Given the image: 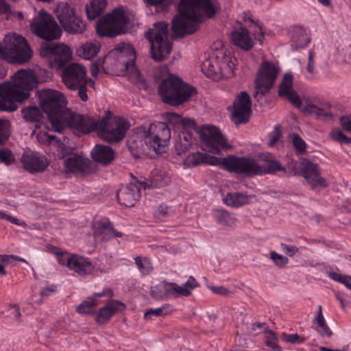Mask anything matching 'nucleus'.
<instances>
[{"mask_svg": "<svg viewBox=\"0 0 351 351\" xmlns=\"http://www.w3.org/2000/svg\"><path fill=\"white\" fill-rule=\"evenodd\" d=\"M44 110L48 113V118L53 130L61 132L66 128H71L74 132L80 136L90 132H98L99 127L101 125V120H96L93 117L73 114L66 108V100L60 92L49 94L48 98L43 101Z\"/></svg>", "mask_w": 351, "mask_h": 351, "instance_id": "nucleus-1", "label": "nucleus"}, {"mask_svg": "<svg viewBox=\"0 0 351 351\" xmlns=\"http://www.w3.org/2000/svg\"><path fill=\"white\" fill-rule=\"evenodd\" d=\"M215 2L211 0H181L180 15L172 19L171 30L176 36L182 37L195 32L205 15L212 17L216 12Z\"/></svg>", "mask_w": 351, "mask_h": 351, "instance_id": "nucleus-2", "label": "nucleus"}, {"mask_svg": "<svg viewBox=\"0 0 351 351\" xmlns=\"http://www.w3.org/2000/svg\"><path fill=\"white\" fill-rule=\"evenodd\" d=\"M261 159L263 162L261 165L252 158L232 155L224 159V165L228 171L250 178L256 175L274 174L277 171L286 170L271 154H263Z\"/></svg>", "mask_w": 351, "mask_h": 351, "instance_id": "nucleus-3", "label": "nucleus"}, {"mask_svg": "<svg viewBox=\"0 0 351 351\" xmlns=\"http://www.w3.org/2000/svg\"><path fill=\"white\" fill-rule=\"evenodd\" d=\"M0 53L11 63L23 64L32 56V51L27 40L16 33L5 35L0 43Z\"/></svg>", "mask_w": 351, "mask_h": 351, "instance_id": "nucleus-4", "label": "nucleus"}, {"mask_svg": "<svg viewBox=\"0 0 351 351\" xmlns=\"http://www.w3.org/2000/svg\"><path fill=\"white\" fill-rule=\"evenodd\" d=\"M145 37L151 45V55L156 61L166 58L171 51V43L168 38V23L156 22L153 27L145 32Z\"/></svg>", "mask_w": 351, "mask_h": 351, "instance_id": "nucleus-5", "label": "nucleus"}, {"mask_svg": "<svg viewBox=\"0 0 351 351\" xmlns=\"http://www.w3.org/2000/svg\"><path fill=\"white\" fill-rule=\"evenodd\" d=\"M109 55L117 58V66L121 71L130 73V77L135 84L145 85L144 77L135 67L136 52L130 43H120L117 44Z\"/></svg>", "mask_w": 351, "mask_h": 351, "instance_id": "nucleus-6", "label": "nucleus"}, {"mask_svg": "<svg viewBox=\"0 0 351 351\" xmlns=\"http://www.w3.org/2000/svg\"><path fill=\"white\" fill-rule=\"evenodd\" d=\"M51 76L44 69L34 71L21 70L12 76V82L0 83V88H36L40 84L49 81Z\"/></svg>", "mask_w": 351, "mask_h": 351, "instance_id": "nucleus-7", "label": "nucleus"}, {"mask_svg": "<svg viewBox=\"0 0 351 351\" xmlns=\"http://www.w3.org/2000/svg\"><path fill=\"white\" fill-rule=\"evenodd\" d=\"M145 143L156 153L165 152L171 138L169 126L164 122L151 123L148 130L143 132Z\"/></svg>", "mask_w": 351, "mask_h": 351, "instance_id": "nucleus-8", "label": "nucleus"}, {"mask_svg": "<svg viewBox=\"0 0 351 351\" xmlns=\"http://www.w3.org/2000/svg\"><path fill=\"white\" fill-rule=\"evenodd\" d=\"M31 29L38 36L46 40L58 39L61 36V29L53 16L41 10L31 23Z\"/></svg>", "mask_w": 351, "mask_h": 351, "instance_id": "nucleus-9", "label": "nucleus"}, {"mask_svg": "<svg viewBox=\"0 0 351 351\" xmlns=\"http://www.w3.org/2000/svg\"><path fill=\"white\" fill-rule=\"evenodd\" d=\"M202 149L214 154L230 147L219 129L213 125L202 127L199 131Z\"/></svg>", "mask_w": 351, "mask_h": 351, "instance_id": "nucleus-10", "label": "nucleus"}, {"mask_svg": "<svg viewBox=\"0 0 351 351\" xmlns=\"http://www.w3.org/2000/svg\"><path fill=\"white\" fill-rule=\"evenodd\" d=\"M100 123L101 125L98 132L106 141L110 143L121 141L130 128L129 122L120 117H114L111 119L104 118Z\"/></svg>", "mask_w": 351, "mask_h": 351, "instance_id": "nucleus-11", "label": "nucleus"}, {"mask_svg": "<svg viewBox=\"0 0 351 351\" xmlns=\"http://www.w3.org/2000/svg\"><path fill=\"white\" fill-rule=\"evenodd\" d=\"M278 95L286 97L295 108L300 111L307 114H314L318 119H328L332 117V114L328 110L319 108L308 100H306L304 104L295 89H278Z\"/></svg>", "mask_w": 351, "mask_h": 351, "instance_id": "nucleus-12", "label": "nucleus"}, {"mask_svg": "<svg viewBox=\"0 0 351 351\" xmlns=\"http://www.w3.org/2000/svg\"><path fill=\"white\" fill-rule=\"evenodd\" d=\"M62 80L68 88L94 87L95 82L86 77V68L80 64L72 63L66 66L62 74Z\"/></svg>", "mask_w": 351, "mask_h": 351, "instance_id": "nucleus-13", "label": "nucleus"}, {"mask_svg": "<svg viewBox=\"0 0 351 351\" xmlns=\"http://www.w3.org/2000/svg\"><path fill=\"white\" fill-rule=\"evenodd\" d=\"M127 22L124 11L122 9H115L101 19L98 26L103 30L104 36L114 37L124 32Z\"/></svg>", "mask_w": 351, "mask_h": 351, "instance_id": "nucleus-14", "label": "nucleus"}, {"mask_svg": "<svg viewBox=\"0 0 351 351\" xmlns=\"http://www.w3.org/2000/svg\"><path fill=\"white\" fill-rule=\"evenodd\" d=\"M40 55H50V66L59 69L71 60V51L64 44L44 43L41 45Z\"/></svg>", "mask_w": 351, "mask_h": 351, "instance_id": "nucleus-15", "label": "nucleus"}, {"mask_svg": "<svg viewBox=\"0 0 351 351\" xmlns=\"http://www.w3.org/2000/svg\"><path fill=\"white\" fill-rule=\"evenodd\" d=\"M31 89H0V111L13 112L29 99Z\"/></svg>", "mask_w": 351, "mask_h": 351, "instance_id": "nucleus-16", "label": "nucleus"}, {"mask_svg": "<svg viewBox=\"0 0 351 351\" xmlns=\"http://www.w3.org/2000/svg\"><path fill=\"white\" fill-rule=\"evenodd\" d=\"M252 102L250 95L242 91L235 98L231 111V121L236 125L249 122L252 114Z\"/></svg>", "mask_w": 351, "mask_h": 351, "instance_id": "nucleus-17", "label": "nucleus"}, {"mask_svg": "<svg viewBox=\"0 0 351 351\" xmlns=\"http://www.w3.org/2000/svg\"><path fill=\"white\" fill-rule=\"evenodd\" d=\"M280 68L278 64L264 61L260 65L254 80L255 88H274Z\"/></svg>", "mask_w": 351, "mask_h": 351, "instance_id": "nucleus-18", "label": "nucleus"}, {"mask_svg": "<svg viewBox=\"0 0 351 351\" xmlns=\"http://www.w3.org/2000/svg\"><path fill=\"white\" fill-rule=\"evenodd\" d=\"M178 121L180 122L182 131L178 135V139L175 143V149L178 155L185 152L195 142L192 130H195L196 124L195 121L189 118H182L177 117Z\"/></svg>", "mask_w": 351, "mask_h": 351, "instance_id": "nucleus-19", "label": "nucleus"}, {"mask_svg": "<svg viewBox=\"0 0 351 351\" xmlns=\"http://www.w3.org/2000/svg\"><path fill=\"white\" fill-rule=\"evenodd\" d=\"M153 78L158 88H194L185 83L180 77L169 73L167 66L156 67L152 73Z\"/></svg>", "mask_w": 351, "mask_h": 351, "instance_id": "nucleus-20", "label": "nucleus"}, {"mask_svg": "<svg viewBox=\"0 0 351 351\" xmlns=\"http://www.w3.org/2000/svg\"><path fill=\"white\" fill-rule=\"evenodd\" d=\"M57 92L58 91L56 89H40V90H38L36 94L38 96L41 108L36 106H28L23 108L21 112L23 118L25 121L30 123H38L44 118V113L47 114L48 116L47 112L44 110L43 106V101L47 99L49 94Z\"/></svg>", "mask_w": 351, "mask_h": 351, "instance_id": "nucleus-21", "label": "nucleus"}, {"mask_svg": "<svg viewBox=\"0 0 351 351\" xmlns=\"http://www.w3.org/2000/svg\"><path fill=\"white\" fill-rule=\"evenodd\" d=\"M93 237L97 242L102 243L114 238L123 237L124 234L115 230L108 218H102L95 221L93 226Z\"/></svg>", "mask_w": 351, "mask_h": 351, "instance_id": "nucleus-22", "label": "nucleus"}, {"mask_svg": "<svg viewBox=\"0 0 351 351\" xmlns=\"http://www.w3.org/2000/svg\"><path fill=\"white\" fill-rule=\"evenodd\" d=\"M197 93V89H158L162 101L173 106L182 104Z\"/></svg>", "mask_w": 351, "mask_h": 351, "instance_id": "nucleus-23", "label": "nucleus"}, {"mask_svg": "<svg viewBox=\"0 0 351 351\" xmlns=\"http://www.w3.org/2000/svg\"><path fill=\"white\" fill-rule=\"evenodd\" d=\"M20 160L23 169L30 173L43 172L49 165L43 156L31 150L24 151Z\"/></svg>", "mask_w": 351, "mask_h": 351, "instance_id": "nucleus-24", "label": "nucleus"}, {"mask_svg": "<svg viewBox=\"0 0 351 351\" xmlns=\"http://www.w3.org/2000/svg\"><path fill=\"white\" fill-rule=\"evenodd\" d=\"M303 177L312 189L325 188L327 186L326 180L321 176L318 165L309 160L302 164Z\"/></svg>", "mask_w": 351, "mask_h": 351, "instance_id": "nucleus-25", "label": "nucleus"}, {"mask_svg": "<svg viewBox=\"0 0 351 351\" xmlns=\"http://www.w3.org/2000/svg\"><path fill=\"white\" fill-rule=\"evenodd\" d=\"M215 45L216 52L221 53L223 56L221 59L218 58L219 67L221 70L222 78H229L234 75L237 60L233 56L232 51L224 47L221 42L215 43Z\"/></svg>", "mask_w": 351, "mask_h": 351, "instance_id": "nucleus-26", "label": "nucleus"}, {"mask_svg": "<svg viewBox=\"0 0 351 351\" xmlns=\"http://www.w3.org/2000/svg\"><path fill=\"white\" fill-rule=\"evenodd\" d=\"M199 286L198 282L193 276H190L187 281L179 286L176 282L165 281V292L167 299L169 298H177L180 296H189L192 291Z\"/></svg>", "mask_w": 351, "mask_h": 351, "instance_id": "nucleus-27", "label": "nucleus"}, {"mask_svg": "<svg viewBox=\"0 0 351 351\" xmlns=\"http://www.w3.org/2000/svg\"><path fill=\"white\" fill-rule=\"evenodd\" d=\"M222 53L216 52V49L213 50L202 64V72L210 79L218 81L222 79L221 70L219 67V62L218 58H222Z\"/></svg>", "mask_w": 351, "mask_h": 351, "instance_id": "nucleus-28", "label": "nucleus"}, {"mask_svg": "<svg viewBox=\"0 0 351 351\" xmlns=\"http://www.w3.org/2000/svg\"><path fill=\"white\" fill-rule=\"evenodd\" d=\"M224 159H227V158H217L205 153L197 152L189 154L185 159V164L188 167H195L202 164H208L210 165H222L226 169Z\"/></svg>", "mask_w": 351, "mask_h": 351, "instance_id": "nucleus-29", "label": "nucleus"}, {"mask_svg": "<svg viewBox=\"0 0 351 351\" xmlns=\"http://www.w3.org/2000/svg\"><path fill=\"white\" fill-rule=\"evenodd\" d=\"M119 203L126 207H132L135 205L140 197V189L134 184H130L121 188L117 193Z\"/></svg>", "mask_w": 351, "mask_h": 351, "instance_id": "nucleus-30", "label": "nucleus"}, {"mask_svg": "<svg viewBox=\"0 0 351 351\" xmlns=\"http://www.w3.org/2000/svg\"><path fill=\"white\" fill-rule=\"evenodd\" d=\"M125 309V305L123 302L118 300H112L99 310L95 320L99 324H105L109 322L114 315Z\"/></svg>", "mask_w": 351, "mask_h": 351, "instance_id": "nucleus-31", "label": "nucleus"}, {"mask_svg": "<svg viewBox=\"0 0 351 351\" xmlns=\"http://www.w3.org/2000/svg\"><path fill=\"white\" fill-rule=\"evenodd\" d=\"M170 182V178L165 171L154 169L149 177L148 182H141L139 185L143 189L147 188H161L167 186Z\"/></svg>", "mask_w": 351, "mask_h": 351, "instance_id": "nucleus-32", "label": "nucleus"}, {"mask_svg": "<svg viewBox=\"0 0 351 351\" xmlns=\"http://www.w3.org/2000/svg\"><path fill=\"white\" fill-rule=\"evenodd\" d=\"M91 156L93 160L107 165L113 161L114 151L108 145H96L91 151Z\"/></svg>", "mask_w": 351, "mask_h": 351, "instance_id": "nucleus-33", "label": "nucleus"}, {"mask_svg": "<svg viewBox=\"0 0 351 351\" xmlns=\"http://www.w3.org/2000/svg\"><path fill=\"white\" fill-rule=\"evenodd\" d=\"M64 163L65 168L71 172L87 173L90 169V160L80 155L68 157Z\"/></svg>", "mask_w": 351, "mask_h": 351, "instance_id": "nucleus-34", "label": "nucleus"}, {"mask_svg": "<svg viewBox=\"0 0 351 351\" xmlns=\"http://www.w3.org/2000/svg\"><path fill=\"white\" fill-rule=\"evenodd\" d=\"M68 267L81 276L90 274L94 269L88 258L77 254H72Z\"/></svg>", "mask_w": 351, "mask_h": 351, "instance_id": "nucleus-35", "label": "nucleus"}, {"mask_svg": "<svg viewBox=\"0 0 351 351\" xmlns=\"http://www.w3.org/2000/svg\"><path fill=\"white\" fill-rule=\"evenodd\" d=\"M231 39L235 45L245 51L251 49L254 46V41L250 38L248 30L243 27L233 32Z\"/></svg>", "mask_w": 351, "mask_h": 351, "instance_id": "nucleus-36", "label": "nucleus"}, {"mask_svg": "<svg viewBox=\"0 0 351 351\" xmlns=\"http://www.w3.org/2000/svg\"><path fill=\"white\" fill-rule=\"evenodd\" d=\"M55 14L62 27L75 15L74 8L64 2L60 3L58 5L55 10Z\"/></svg>", "mask_w": 351, "mask_h": 351, "instance_id": "nucleus-37", "label": "nucleus"}, {"mask_svg": "<svg viewBox=\"0 0 351 351\" xmlns=\"http://www.w3.org/2000/svg\"><path fill=\"white\" fill-rule=\"evenodd\" d=\"M101 47L99 43L97 41H88L82 44L77 49V55L86 60H90L99 52Z\"/></svg>", "mask_w": 351, "mask_h": 351, "instance_id": "nucleus-38", "label": "nucleus"}, {"mask_svg": "<svg viewBox=\"0 0 351 351\" xmlns=\"http://www.w3.org/2000/svg\"><path fill=\"white\" fill-rule=\"evenodd\" d=\"M292 40L295 49L304 48L310 42L306 30L301 26H295L292 33ZM293 46V45H292Z\"/></svg>", "mask_w": 351, "mask_h": 351, "instance_id": "nucleus-39", "label": "nucleus"}, {"mask_svg": "<svg viewBox=\"0 0 351 351\" xmlns=\"http://www.w3.org/2000/svg\"><path fill=\"white\" fill-rule=\"evenodd\" d=\"M64 30L71 34H77L83 33L86 27V23L80 16H74L68 23L63 27Z\"/></svg>", "mask_w": 351, "mask_h": 351, "instance_id": "nucleus-40", "label": "nucleus"}, {"mask_svg": "<svg viewBox=\"0 0 351 351\" xmlns=\"http://www.w3.org/2000/svg\"><path fill=\"white\" fill-rule=\"evenodd\" d=\"M223 202L230 206L239 207L247 204L249 197L244 193H228L223 198Z\"/></svg>", "mask_w": 351, "mask_h": 351, "instance_id": "nucleus-41", "label": "nucleus"}, {"mask_svg": "<svg viewBox=\"0 0 351 351\" xmlns=\"http://www.w3.org/2000/svg\"><path fill=\"white\" fill-rule=\"evenodd\" d=\"M107 3V0H91L90 5L86 7L88 19H95L106 9Z\"/></svg>", "mask_w": 351, "mask_h": 351, "instance_id": "nucleus-42", "label": "nucleus"}, {"mask_svg": "<svg viewBox=\"0 0 351 351\" xmlns=\"http://www.w3.org/2000/svg\"><path fill=\"white\" fill-rule=\"evenodd\" d=\"M106 291L97 293L94 295L88 298L86 300L83 301L76 308V311L80 314H88L91 312L93 307L97 304V299L103 297L105 295Z\"/></svg>", "mask_w": 351, "mask_h": 351, "instance_id": "nucleus-43", "label": "nucleus"}, {"mask_svg": "<svg viewBox=\"0 0 351 351\" xmlns=\"http://www.w3.org/2000/svg\"><path fill=\"white\" fill-rule=\"evenodd\" d=\"M213 216L217 223L222 226H232L235 223L236 219L233 215L224 210H217Z\"/></svg>", "mask_w": 351, "mask_h": 351, "instance_id": "nucleus-44", "label": "nucleus"}, {"mask_svg": "<svg viewBox=\"0 0 351 351\" xmlns=\"http://www.w3.org/2000/svg\"><path fill=\"white\" fill-rule=\"evenodd\" d=\"M14 261H20L27 263L23 258L16 255H0V275L6 276L7 271L5 268L8 265H12Z\"/></svg>", "mask_w": 351, "mask_h": 351, "instance_id": "nucleus-45", "label": "nucleus"}, {"mask_svg": "<svg viewBox=\"0 0 351 351\" xmlns=\"http://www.w3.org/2000/svg\"><path fill=\"white\" fill-rule=\"evenodd\" d=\"M265 343L274 351H282L281 347L278 343V337L271 330L265 328L264 330Z\"/></svg>", "mask_w": 351, "mask_h": 351, "instance_id": "nucleus-46", "label": "nucleus"}, {"mask_svg": "<svg viewBox=\"0 0 351 351\" xmlns=\"http://www.w3.org/2000/svg\"><path fill=\"white\" fill-rule=\"evenodd\" d=\"M315 322L317 324L315 329L321 336L330 337L332 335V332L326 324L323 314L317 315Z\"/></svg>", "mask_w": 351, "mask_h": 351, "instance_id": "nucleus-47", "label": "nucleus"}, {"mask_svg": "<svg viewBox=\"0 0 351 351\" xmlns=\"http://www.w3.org/2000/svg\"><path fill=\"white\" fill-rule=\"evenodd\" d=\"M328 276L339 283L344 285L348 289L351 290V276L341 274L335 271H330Z\"/></svg>", "mask_w": 351, "mask_h": 351, "instance_id": "nucleus-48", "label": "nucleus"}, {"mask_svg": "<svg viewBox=\"0 0 351 351\" xmlns=\"http://www.w3.org/2000/svg\"><path fill=\"white\" fill-rule=\"evenodd\" d=\"M135 263L138 270L144 275L149 274L152 269L150 261L147 258H142L136 256L135 258Z\"/></svg>", "mask_w": 351, "mask_h": 351, "instance_id": "nucleus-49", "label": "nucleus"}, {"mask_svg": "<svg viewBox=\"0 0 351 351\" xmlns=\"http://www.w3.org/2000/svg\"><path fill=\"white\" fill-rule=\"evenodd\" d=\"M165 281H162L159 284L154 286L151 289V295L157 300H166L167 295L165 292Z\"/></svg>", "mask_w": 351, "mask_h": 351, "instance_id": "nucleus-50", "label": "nucleus"}, {"mask_svg": "<svg viewBox=\"0 0 351 351\" xmlns=\"http://www.w3.org/2000/svg\"><path fill=\"white\" fill-rule=\"evenodd\" d=\"M10 136V121L0 119V145L4 144Z\"/></svg>", "mask_w": 351, "mask_h": 351, "instance_id": "nucleus-51", "label": "nucleus"}, {"mask_svg": "<svg viewBox=\"0 0 351 351\" xmlns=\"http://www.w3.org/2000/svg\"><path fill=\"white\" fill-rule=\"evenodd\" d=\"M15 162V158L12 152L8 148L0 149V162L9 166Z\"/></svg>", "mask_w": 351, "mask_h": 351, "instance_id": "nucleus-52", "label": "nucleus"}, {"mask_svg": "<svg viewBox=\"0 0 351 351\" xmlns=\"http://www.w3.org/2000/svg\"><path fill=\"white\" fill-rule=\"evenodd\" d=\"M53 253L56 254V260L59 264L69 267L72 254L62 252L60 249H56Z\"/></svg>", "mask_w": 351, "mask_h": 351, "instance_id": "nucleus-53", "label": "nucleus"}, {"mask_svg": "<svg viewBox=\"0 0 351 351\" xmlns=\"http://www.w3.org/2000/svg\"><path fill=\"white\" fill-rule=\"evenodd\" d=\"M331 138L339 143H344L346 144L351 143V137L346 136L343 132L339 128H335L330 133Z\"/></svg>", "mask_w": 351, "mask_h": 351, "instance_id": "nucleus-54", "label": "nucleus"}, {"mask_svg": "<svg viewBox=\"0 0 351 351\" xmlns=\"http://www.w3.org/2000/svg\"><path fill=\"white\" fill-rule=\"evenodd\" d=\"M292 142L295 150L298 152L303 153L306 151V143L298 134H293Z\"/></svg>", "mask_w": 351, "mask_h": 351, "instance_id": "nucleus-55", "label": "nucleus"}, {"mask_svg": "<svg viewBox=\"0 0 351 351\" xmlns=\"http://www.w3.org/2000/svg\"><path fill=\"white\" fill-rule=\"evenodd\" d=\"M270 258L278 267H283L289 263V259L286 256L279 254L274 251L270 252Z\"/></svg>", "mask_w": 351, "mask_h": 351, "instance_id": "nucleus-56", "label": "nucleus"}, {"mask_svg": "<svg viewBox=\"0 0 351 351\" xmlns=\"http://www.w3.org/2000/svg\"><path fill=\"white\" fill-rule=\"evenodd\" d=\"M169 215V208L166 205H160L154 214L155 217L160 221H165Z\"/></svg>", "mask_w": 351, "mask_h": 351, "instance_id": "nucleus-57", "label": "nucleus"}, {"mask_svg": "<svg viewBox=\"0 0 351 351\" xmlns=\"http://www.w3.org/2000/svg\"><path fill=\"white\" fill-rule=\"evenodd\" d=\"M293 84V75L291 73H286L282 75L278 88H292Z\"/></svg>", "mask_w": 351, "mask_h": 351, "instance_id": "nucleus-58", "label": "nucleus"}, {"mask_svg": "<svg viewBox=\"0 0 351 351\" xmlns=\"http://www.w3.org/2000/svg\"><path fill=\"white\" fill-rule=\"evenodd\" d=\"M284 341L291 344H300L304 342L305 338L295 334H284Z\"/></svg>", "mask_w": 351, "mask_h": 351, "instance_id": "nucleus-59", "label": "nucleus"}, {"mask_svg": "<svg viewBox=\"0 0 351 351\" xmlns=\"http://www.w3.org/2000/svg\"><path fill=\"white\" fill-rule=\"evenodd\" d=\"M164 309L165 306H161L157 308H149L145 313L144 317L145 319H149L152 317L161 316L163 313Z\"/></svg>", "mask_w": 351, "mask_h": 351, "instance_id": "nucleus-60", "label": "nucleus"}, {"mask_svg": "<svg viewBox=\"0 0 351 351\" xmlns=\"http://www.w3.org/2000/svg\"><path fill=\"white\" fill-rule=\"evenodd\" d=\"M282 251L289 256H293L298 252V248L295 245L280 243Z\"/></svg>", "mask_w": 351, "mask_h": 351, "instance_id": "nucleus-61", "label": "nucleus"}, {"mask_svg": "<svg viewBox=\"0 0 351 351\" xmlns=\"http://www.w3.org/2000/svg\"><path fill=\"white\" fill-rule=\"evenodd\" d=\"M339 122L345 131L351 133V115L341 117L339 119Z\"/></svg>", "mask_w": 351, "mask_h": 351, "instance_id": "nucleus-62", "label": "nucleus"}, {"mask_svg": "<svg viewBox=\"0 0 351 351\" xmlns=\"http://www.w3.org/2000/svg\"><path fill=\"white\" fill-rule=\"evenodd\" d=\"M245 21H249L250 22H252V23H254V25L258 28L259 29V34L256 36V38L260 41L261 43H262V40L264 37V32L263 31V28H262V26L258 23V21H254L252 16L250 15H247V14H245Z\"/></svg>", "mask_w": 351, "mask_h": 351, "instance_id": "nucleus-63", "label": "nucleus"}, {"mask_svg": "<svg viewBox=\"0 0 351 351\" xmlns=\"http://www.w3.org/2000/svg\"><path fill=\"white\" fill-rule=\"evenodd\" d=\"M209 289L215 294L220 295H227L230 291L223 286H209Z\"/></svg>", "mask_w": 351, "mask_h": 351, "instance_id": "nucleus-64", "label": "nucleus"}]
</instances>
